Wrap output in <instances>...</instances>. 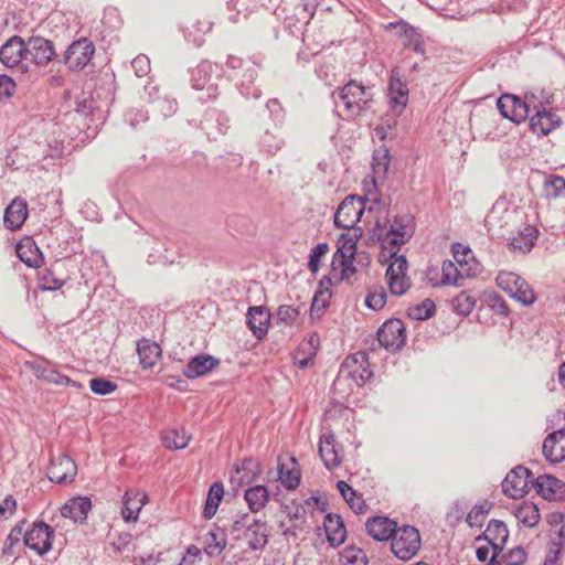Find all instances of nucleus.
<instances>
[{"mask_svg":"<svg viewBox=\"0 0 565 565\" xmlns=\"http://www.w3.org/2000/svg\"><path fill=\"white\" fill-rule=\"evenodd\" d=\"M414 234V217L411 214L395 215L390 227L375 222L373 235L384 249H388L394 262L386 269L390 291L395 296L404 295L411 287L407 278L408 263L404 255H397L399 247L411 241Z\"/></svg>","mask_w":565,"mask_h":565,"instance_id":"1","label":"nucleus"},{"mask_svg":"<svg viewBox=\"0 0 565 565\" xmlns=\"http://www.w3.org/2000/svg\"><path fill=\"white\" fill-rule=\"evenodd\" d=\"M370 195L371 191H369L365 198L354 194L345 196V199L339 204L334 213V226L343 230L356 227V223L361 220L364 213L366 201H370L376 205H380L382 203L380 196L374 195L373 198H370Z\"/></svg>","mask_w":565,"mask_h":565,"instance_id":"2","label":"nucleus"},{"mask_svg":"<svg viewBox=\"0 0 565 565\" xmlns=\"http://www.w3.org/2000/svg\"><path fill=\"white\" fill-rule=\"evenodd\" d=\"M340 98L350 114L359 116L371 108L373 93L371 87L351 79L341 88Z\"/></svg>","mask_w":565,"mask_h":565,"instance_id":"3","label":"nucleus"},{"mask_svg":"<svg viewBox=\"0 0 565 565\" xmlns=\"http://www.w3.org/2000/svg\"><path fill=\"white\" fill-rule=\"evenodd\" d=\"M520 214L515 209H510L504 201H497L484 218V224L492 235L504 237L512 232V226L518 222Z\"/></svg>","mask_w":565,"mask_h":565,"instance_id":"4","label":"nucleus"},{"mask_svg":"<svg viewBox=\"0 0 565 565\" xmlns=\"http://www.w3.org/2000/svg\"><path fill=\"white\" fill-rule=\"evenodd\" d=\"M422 545L419 531L411 525L397 527L392 540V553L402 561H409L419 551Z\"/></svg>","mask_w":565,"mask_h":565,"instance_id":"5","label":"nucleus"},{"mask_svg":"<svg viewBox=\"0 0 565 565\" xmlns=\"http://www.w3.org/2000/svg\"><path fill=\"white\" fill-rule=\"evenodd\" d=\"M497 107L504 118L514 124H521L527 119L532 102L527 95L524 98H521L516 95L507 93L499 97Z\"/></svg>","mask_w":565,"mask_h":565,"instance_id":"6","label":"nucleus"},{"mask_svg":"<svg viewBox=\"0 0 565 565\" xmlns=\"http://www.w3.org/2000/svg\"><path fill=\"white\" fill-rule=\"evenodd\" d=\"M282 509L287 514L288 522L280 521L278 526L281 529L282 535L287 541H290V539L296 540L306 529V508L296 500H292L289 504L282 505Z\"/></svg>","mask_w":565,"mask_h":565,"instance_id":"7","label":"nucleus"},{"mask_svg":"<svg viewBox=\"0 0 565 565\" xmlns=\"http://www.w3.org/2000/svg\"><path fill=\"white\" fill-rule=\"evenodd\" d=\"M533 473L524 466H516L505 476L502 481V491L512 499H521L529 491V484H532Z\"/></svg>","mask_w":565,"mask_h":565,"instance_id":"8","label":"nucleus"},{"mask_svg":"<svg viewBox=\"0 0 565 565\" xmlns=\"http://www.w3.org/2000/svg\"><path fill=\"white\" fill-rule=\"evenodd\" d=\"M377 342L380 347L390 352L402 349L406 341L405 327L401 319H388L377 330Z\"/></svg>","mask_w":565,"mask_h":565,"instance_id":"9","label":"nucleus"},{"mask_svg":"<svg viewBox=\"0 0 565 565\" xmlns=\"http://www.w3.org/2000/svg\"><path fill=\"white\" fill-rule=\"evenodd\" d=\"M95 53L94 43L87 38L73 41L64 54V63L71 71L83 70Z\"/></svg>","mask_w":565,"mask_h":565,"instance_id":"10","label":"nucleus"},{"mask_svg":"<svg viewBox=\"0 0 565 565\" xmlns=\"http://www.w3.org/2000/svg\"><path fill=\"white\" fill-rule=\"evenodd\" d=\"M408 88L403 79V74L398 67L391 71V77L387 87V97L392 111L396 116H401L408 103Z\"/></svg>","mask_w":565,"mask_h":565,"instance_id":"11","label":"nucleus"},{"mask_svg":"<svg viewBox=\"0 0 565 565\" xmlns=\"http://www.w3.org/2000/svg\"><path fill=\"white\" fill-rule=\"evenodd\" d=\"M54 530L43 521L34 522L23 535V543L39 555L46 554L52 548Z\"/></svg>","mask_w":565,"mask_h":565,"instance_id":"12","label":"nucleus"},{"mask_svg":"<svg viewBox=\"0 0 565 565\" xmlns=\"http://www.w3.org/2000/svg\"><path fill=\"white\" fill-rule=\"evenodd\" d=\"M534 115L530 118V130L539 137L547 136L561 126L562 118L552 109H546L542 103L533 105Z\"/></svg>","mask_w":565,"mask_h":565,"instance_id":"13","label":"nucleus"},{"mask_svg":"<svg viewBox=\"0 0 565 565\" xmlns=\"http://www.w3.org/2000/svg\"><path fill=\"white\" fill-rule=\"evenodd\" d=\"M76 472L75 461L70 456L62 454L51 459L47 468V478L54 483H70L74 480Z\"/></svg>","mask_w":565,"mask_h":565,"instance_id":"14","label":"nucleus"},{"mask_svg":"<svg viewBox=\"0 0 565 565\" xmlns=\"http://www.w3.org/2000/svg\"><path fill=\"white\" fill-rule=\"evenodd\" d=\"M26 61L44 66L55 56L53 43L42 36H31L25 42Z\"/></svg>","mask_w":565,"mask_h":565,"instance_id":"15","label":"nucleus"},{"mask_svg":"<svg viewBox=\"0 0 565 565\" xmlns=\"http://www.w3.org/2000/svg\"><path fill=\"white\" fill-rule=\"evenodd\" d=\"M532 487L543 499L548 501L565 500V482L551 475L539 476Z\"/></svg>","mask_w":565,"mask_h":565,"instance_id":"16","label":"nucleus"},{"mask_svg":"<svg viewBox=\"0 0 565 565\" xmlns=\"http://www.w3.org/2000/svg\"><path fill=\"white\" fill-rule=\"evenodd\" d=\"M318 451L327 469L338 468L342 463L343 449L335 443V437L332 433L320 436Z\"/></svg>","mask_w":565,"mask_h":565,"instance_id":"17","label":"nucleus"},{"mask_svg":"<svg viewBox=\"0 0 565 565\" xmlns=\"http://www.w3.org/2000/svg\"><path fill=\"white\" fill-rule=\"evenodd\" d=\"M262 473L259 462L249 457L237 462L231 473V483L243 487L254 482Z\"/></svg>","mask_w":565,"mask_h":565,"instance_id":"18","label":"nucleus"},{"mask_svg":"<svg viewBox=\"0 0 565 565\" xmlns=\"http://www.w3.org/2000/svg\"><path fill=\"white\" fill-rule=\"evenodd\" d=\"M26 61L25 41L13 35L0 47V62L7 67H14Z\"/></svg>","mask_w":565,"mask_h":565,"instance_id":"19","label":"nucleus"},{"mask_svg":"<svg viewBox=\"0 0 565 565\" xmlns=\"http://www.w3.org/2000/svg\"><path fill=\"white\" fill-rule=\"evenodd\" d=\"M220 363L218 359L210 354H198L189 360L182 374L189 380L202 377L216 369Z\"/></svg>","mask_w":565,"mask_h":565,"instance_id":"20","label":"nucleus"},{"mask_svg":"<svg viewBox=\"0 0 565 565\" xmlns=\"http://www.w3.org/2000/svg\"><path fill=\"white\" fill-rule=\"evenodd\" d=\"M542 451L551 463H559L565 460V429H558L546 436Z\"/></svg>","mask_w":565,"mask_h":565,"instance_id":"21","label":"nucleus"},{"mask_svg":"<svg viewBox=\"0 0 565 565\" xmlns=\"http://www.w3.org/2000/svg\"><path fill=\"white\" fill-rule=\"evenodd\" d=\"M367 534L376 541L392 540L397 523L387 516L375 515L370 518L365 523Z\"/></svg>","mask_w":565,"mask_h":565,"instance_id":"22","label":"nucleus"},{"mask_svg":"<svg viewBox=\"0 0 565 565\" xmlns=\"http://www.w3.org/2000/svg\"><path fill=\"white\" fill-rule=\"evenodd\" d=\"M247 545L253 551H262L268 543L269 529L265 521L253 518L244 532Z\"/></svg>","mask_w":565,"mask_h":565,"instance_id":"23","label":"nucleus"},{"mask_svg":"<svg viewBox=\"0 0 565 565\" xmlns=\"http://www.w3.org/2000/svg\"><path fill=\"white\" fill-rule=\"evenodd\" d=\"M148 495L145 492L129 489L122 498L121 515L126 522H135L142 507L147 503Z\"/></svg>","mask_w":565,"mask_h":565,"instance_id":"24","label":"nucleus"},{"mask_svg":"<svg viewBox=\"0 0 565 565\" xmlns=\"http://www.w3.org/2000/svg\"><path fill=\"white\" fill-rule=\"evenodd\" d=\"M270 312L266 307H250L247 312V323L253 334L262 340L268 332Z\"/></svg>","mask_w":565,"mask_h":565,"instance_id":"25","label":"nucleus"},{"mask_svg":"<svg viewBox=\"0 0 565 565\" xmlns=\"http://www.w3.org/2000/svg\"><path fill=\"white\" fill-rule=\"evenodd\" d=\"M28 217V204L22 199H14L4 210L3 223L10 231L20 230Z\"/></svg>","mask_w":565,"mask_h":565,"instance_id":"26","label":"nucleus"},{"mask_svg":"<svg viewBox=\"0 0 565 565\" xmlns=\"http://www.w3.org/2000/svg\"><path fill=\"white\" fill-rule=\"evenodd\" d=\"M92 509V502L88 498L76 497L70 499L62 508L61 515L73 520L74 522H84Z\"/></svg>","mask_w":565,"mask_h":565,"instance_id":"27","label":"nucleus"},{"mask_svg":"<svg viewBox=\"0 0 565 565\" xmlns=\"http://www.w3.org/2000/svg\"><path fill=\"white\" fill-rule=\"evenodd\" d=\"M19 259L26 266L39 268L43 263V255L32 238H24L17 244Z\"/></svg>","mask_w":565,"mask_h":565,"instance_id":"28","label":"nucleus"},{"mask_svg":"<svg viewBox=\"0 0 565 565\" xmlns=\"http://www.w3.org/2000/svg\"><path fill=\"white\" fill-rule=\"evenodd\" d=\"M161 352L160 345L148 339H141L137 343V353L142 369H151L161 356Z\"/></svg>","mask_w":565,"mask_h":565,"instance_id":"29","label":"nucleus"},{"mask_svg":"<svg viewBox=\"0 0 565 565\" xmlns=\"http://www.w3.org/2000/svg\"><path fill=\"white\" fill-rule=\"evenodd\" d=\"M539 231L532 225H525L519 231L516 236L510 238V246L514 250L529 253L537 241Z\"/></svg>","mask_w":565,"mask_h":565,"instance_id":"30","label":"nucleus"},{"mask_svg":"<svg viewBox=\"0 0 565 565\" xmlns=\"http://www.w3.org/2000/svg\"><path fill=\"white\" fill-rule=\"evenodd\" d=\"M324 530L328 542L332 546H339L344 542L347 530L340 515L328 514L324 521Z\"/></svg>","mask_w":565,"mask_h":565,"instance_id":"31","label":"nucleus"},{"mask_svg":"<svg viewBox=\"0 0 565 565\" xmlns=\"http://www.w3.org/2000/svg\"><path fill=\"white\" fill-rule=\"evenodd\" d=\"M257 68L258 65L253 61L242 68V74L239 75L242 79L241 93L245 97L259 98L262 95V90L258 87L250 86V84H253L257 78Z\"/></svg>","mask_w":565,"mask_h":565,"instance_id":"32","label":"nucleus"},{"mask_svg":"<svg viewBox=\"0 0 565 565\" xmlns=\"http://www.w3.org/2000/svg\"><path fill=\"white\" fill-rule=\"evenodd\" d=\"M244 498L252 512H259L269 501V491L265 486L257 484L246 489Z\"/></svg>","mask_w":565,"mask_h":565,"instance_id":"33","label":"nucleus"},{"mask_svg":"<svg viewBox=\"0 0 565 565\" xmlns=\"http://www.w3.org/2000/svg\"><path fill=\"white\" fill-rule=\"evenodd\" d=\"M514 516L527 527L536 526L541 519L537 505L529 501H523L514 509Z\"/></svg>","mask_w":565,"mask_h":565,"instance_id":"34","label":"nucleus"},{"mask_svg":"<svg viewBox=\"0 0 565 565\" xmlns=\"http://www.w3.org/2000/svg\"><path fill=\"white\" fill-rule=\"evenodd\" d=\"M213 65L210 62L200 63L191 73L192 87L195 89H211Z\"/></svg>","mask_w":565,"mask_h":565,"instance_id":"35","label":"nucleus"},{"mask_svg":"<svg viewBox=\"0 0 565 565\" xmlns=\"http://www.w3.org/2000/svg\"><path fill=\"white\" fill-rule=\"evenodd\" d=\"M226 546V534L223 529L216 527L205 536V553L213 557L218 556Z\"/></svg>","mask_w":565,"mask_h":565,"instance_id":"36","label":"nucleus"},{"mask_svg":"<svg viewBox=\"0 0 565 565\" xmlns=\"http://www.w3.org/2000/svg\"><path fill=\"white\" fill-rule=\"evenodd\" d=\"M223 494L224 487L222 482H214L211 484L203 510V516L205 519L210 520L215 515L217 508L223 499Z\"/></svg>","mask_w":565,"mask_h":565,"instance_id":"37","label":"nucleus"},{"mask_svg":"<svg viewBox=\"0 0 565 565\" xmlns=\"http://www.w3.org/2000/svg\"><path fill=\"white\" fill-rule=\"evenodd\" d=\"M66 280L56 274V267L44 268L39 273V288L47 291H55L65 285Z\"/></svg>","mask_w":565,"mask_h":565,"instance_id":"38","label":"nucleus"},{"mask_svg":"<svg viewBox=\"0 0 565 565\" xmlns=\"http://www.w3.org/2000/svg\"><path fill=\"white\" fill-rule=\"evenodd\" d=\"M260 146L270 154H276L285 146V139L280 135L279 128L267 129L260 138Z\"/></svg>","mask_w":565,"mask_h":565,"instance_id":"39","label":"nucleus"},{"mask_svg":"<svg viewBox=\"0 0 565 565\" xmlns=\"http://www.w3.org/2000/svg\"><path fill=\"white\" fill-rule=\"evenodd\" d=\"M401 41L405 49H409L417 54L425 55L424 36L417 28L413 26L412 29H405L404 36Z\"/></svg>","mask_w":565,"mask_h":565,"instance_id":"40","label":"nucleus"},{"mask_svg":"<svg viewBox=\"0 0 565 565\" xmlns=\"http://www.w3.org/2000/svg\"><path fill=\"white\" fill-rule=\"evenodd\" d=\"M476 297L467 290L459 292L451 300L454 310L460 316H469L476 307Z\"/></svg>","mask_w":565,"mask_h":565,"instance_id":"41","label":"nucleus"},{"mask_svg":"<svg viewBox=\"0 0 565 565\" xmlns=\"http://www.w3.org/2000/svg\"><path fill=\"white\" fill-rule=\"evenodd\" d=\"M190 440L191 436L184 429H172L162 435V443L169 449H183L189 445Z\"/></svg>","mask_w":565,"mask_h":565,"instance_id":"42","label":"nucleus"},{"mask_svg":"<svg viewBox=\"0 0 565 565\" xmlns=\"http://www.w3.org/2000/svg\"><path fill=\"white\" fill-rule=\"evenodd\" d=\"M491 508L492 503L487 500H484L482 503L473 505L466 518V522L470 527H481Z\"/></svg>","mask_w":565,"mask_h":565,"instance_id":"43","label":"nucleus"},{"mask_svg":"<svg viewBox=\"0 0 565 565\" xmlns=\"http://www.w3.org/2000/svg\"><path fill=\"white\" fill-rule=\"evenodd\" d=\"M340 565H367L366 554L362 548L347 546L340 553Z\"/></svg>","mask_w":565,"mask_h":565,"instance_id":"44","label":"nucleus"},{"mask_svg":"<svg viewBox=\"0 0 565 565\" xmlns=\"http://www.w3.org/2000/svg\"><path fill=\"white\" fill-rule=\"evenodd\" d=\"M544 192L548 199L565 198V179L559 175H550L544 182Z\"/></svg>","mask_w":565,"mask_h":565,"instance_id":"45","label":"nucleus"},{"mask_svg":"<svg viewBox=\"0 0 565 565\" xmlns=\"http://www.w3.org/2000/svg\"><path fill=\"white\" fill-rule=\"evenodd\" d=\"M522 279L523 278L515 273L501 271L497 276L495 281L499 288L511 296Z\"/></svg>","mask_w":565,"mask_h":565,"instance_id":"46","label":"nucleus"},{"mask_svg":"<svg viewBox=\"0 0 565 565\" xmlns=\"http://www.w3.org/2000/svg\"><path fill=\"white\" fill-rule=\"evenodd\" d=\"M435 311V302L431 299L426 298L422 303L409 309L408 317L414 320H427L434 316Z\"/></svg>","mask_w":565,"mask_h":565,"instance_id":"47","label":"nucleus"},{"mask_svg":"<svg viewBox=\"0 0 565 565\" xmlns=\"http://www.w3.org/2000/svg\"><path fill=\"white\" fill-rule=\"evenodd\" d=\"M353 257H350L347 255L345 252L342 249H337L332 257V268H334V265L339 263L341 266V277L339 280H342L344 278H348L350 275L354 274L356 271L355 267L352 264Z\"/></svg>","mask_w":565,"mask_h":565,"instance_id":"48","label":"nucleus"},{"mask_svg":"<svg viewBox=\"0 0 565 565\" xmlns=\"http://www.w3.org/2000/svg\"><path fill=\"white\" fill-rule=\"evenodd\" d=\"M353 234L350 233H342L339 236V243H341V246L338 249H342L343 252H350L349 256L354 257V252L356 249V243L359 238L363 234V230L361 227H354Z\"/></svg>","mask_w":565,"mask_h":565,"instance_id":"49","label":"nucleus"},{"mask_svg":"<svg viewBox=\"0 0 565 565\" xmlns=\"http://www.w3.org/2000/svg\"><path fill=\"white\" fill-rule=\"evenodd\" d=\"M386 291L383 286H377L369 291L365 297V306L372 310L379 311L386 303Z\"/></svg>","mask_w":565,"mask_h":565,"instance_id":"50","label":"nucleus"},{"mask_svg":"<svg viewBox=\"0 0 565 565\" xmlns=\"http://www.w3.org/2000/svg\"><path fill=\"white\" fill-rule=\"evenodd\" d=\"M461 270L462 269L461 268L459 269L452 260H449V259L444 260L443 266H441V273H443L441 284H444V285L452 284V285L458 286L459 278L463 277V275L461 274Z\"/></svg>","mask_w":565,"mask_h":565,"instance_id":"51","label":"nucleus"},{"mask_svg":"<svg viewBox=\"0 0 565 565\" xmlns=\"http://www.w3.org/2000/svg\"><path fill=\"white\" fill-rule=\"evenodd\" d=\"M510 297L520 301L524 306H530L535 301V294L525 279L520 281L516 289Z\"/></svg>","mask_w":565,"mask_h":565,"instance_id":"52","label":"nucleus"},{"mask_svg":"<svg viewBox=\"0 0 565 565\" xmlns=\"http://www.w3.org/2000/svg\"><path fill=\"white\" fill-rule=\"evenodd\" d=\"M328 250L329 245L327 243H319L311 249L309 254L308 268L312 274L318 273L320 260L328 253Z\"/></svg>","mask_w":565,"mask_h":565,"instance_id":"53","label":"nucleus"},{"mask_svg":"<svg viewBox=\"0 0 565 565\" xmlns=\"http://www.w3.org/2000/svg\"><path fill=\"white\" fill-rule=\"evenodd\" d=\"M89 387L97 395H108L117 390V384L104 377H94L89 381Z\"/></svg>","mask_w":565,"mask_h":565,"instance_id":"54","label":"nucleus"},{"mask_svg":"<svg viewBox=\"0 0 565 565\" xmlns=\"http://www.w3.org/2000/svg\"><path fill=\"white\" fill-rule=\"evenodd\" d=\"M279 479L282 486L288 490H294L298 488L300 483V473L296 469H287L285 471L284 466L281 465L278 469Z\"/></svg>","mask_w":565,"mask_h":565,"instance_id":"55","label":"nucleus"},{"mask_svg":"<svg viewBox=\"0 0 565 565\" xmlns=\"http://www.w3.org/2000/svg\"><path fill=\"white\" fill-rule=\"evenodd\" d=\"M390 167V154L388 150L385 149L383 152L376 151L373 154V172L377 177H385Z\"/></svg>","mask_w":565,"mask_h":565,"instance_id":"56","label":"nucleus"},{"mask_svg":"<svg viewBox=\"0 0 565 565\" xmlns=\"http://www.w3.org/2000/svg\"><path fill=\"white\" fill-rule=\"evenodd\" d=\"M488 529H489V533L491 534V540L493 542L501 541V540L503 542H508L509 530H508L507 525L504 524V522L493 519L488 523Z\"/></svg>","mask_w":565,"mask_h":565,"instance_id":"57","label":"nucleus"},{"mask_svg":"<svg viewBox=\"0 0 565 565\" xmlns=\"http://www.w3.org/2000/svg\"><path fill=\"white\" fill-rule=\"evenodd\" d=\"M526 558L527 554L521 546H516L501 555V559L505 565H523Z\"/></svg>","mask_w":565,"mask_h":565,"instance_id":"58","label":"nucleus"},{"mask_svg":"<svg viewBox=\"0 0 565 565\" xmlns=\"http://www.w3.org/2000/svg\"><path fill=\"white\" fill-rule=\"evenodd\" d=\"M300 311L292 306L282 305L277 309V320L286 326H292L298 319Z\"/></svg>","mask_w":565,"mask_h":565,"instance_id":"59","label":"nucleus"},{"mask_svg":"<svg viewBox=\"0 0 565 565\" xmlns=\"http://www.w3.org/2000/svg\"><path fill=\"white\" fill-rule=\"evenodd\" d=\"M451 253L455 262L463 270V266L468 264V257L471 256V249L469 247H463L460 243H454L451 245Z\"/></svg>","mask_w":565,"mask_h":565,"instance_id":"60","label":"nucleus"},{"mask_svg":"<svg viewBox=\"0 0 565 565\" xmlns=\"http://www.w3.org/2000/svg\"><path fill=\"white\" fill-rule=\"evenodd\" d=\"M15 82L8 75H0V99H8L13 96L15 92Z\"/></svg>","mask_w":565,"mask_h":565,"instance_id":"61","label":"nucleus"},{"mask_svg":"<svg viewBox=\"0 0 565 565\" xmlns=\"http://www.w3.org/2000/svg\"><path fill=\"white\" fill-rule=\"evenodd\" d=\"M41 376L45 381L54 383L56 385H70L72 382V380L68 376L63 375L60 372L51 369H44L43 372L41 373Z\"/></svg>","mask_w":565,"mask_h":565,"instance_id":"62","label":"nucleus"},{"mask_svg":"<svg viewBox=\"0 0 565 565\" xmlns=\"http://www.w3.org/2000/svg\"><path fill=\"white\" fill-rule=\"evenodd\" d=\"M131 66L138 77L147 75L150 71V61L146 55H139L131 62Z\"/></svg>","mask_w":565,"mask_h":565,"instance_id":"63","label":"nucleus"},{"mask_svg":"<svg viewBox=\"0 0 565 565\" xmlns=\"http://www.w3.org/2000/svg\"><path fill=\"white\" fill-rule=\"evenodd\" d=\"M490 300V307L493 311L501 316H508L510 310L505 302V300L497 292H493L489 297Z\"/></svg>","mask_w":565,"mask_h":565,"instance_id":"64","label":"nucleus"}]
</instances>
